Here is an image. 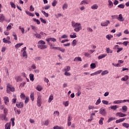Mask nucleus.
<instances>
[{"label": "nucleus", "mask_w": 129, "mask_h": 129, "mask_svg": "<svg viewBox=\"0 0 129 129\" xmlns=\"http://www.w3.org/2000/svg\"><path fill=\"white\" fill-rule=\"evenodd\" d=\"M72 27L75 28L74 31L77 32H79L82 30L81 24H80V23H76V22H74V21L72 22Z\"/></svg>", "instance_id": "1"}, {"label": "nucleus", "mask_w": 129, "mask_h": 129, "mask_svg": "<svg viewBox=\"0 0 129 129\" xmlns=\"http://www.w3.org/2000/svg\"><path fill=\"white\" fill-rule=\"evenodd\" d=\"M116 116H119L120 117H122V118H119V119H117L115 121L116 123H118L119 122H122L125 119H126L125 117H123L124 116H126L127 114L126 113H122V112H117L116 113Z\"/></svg>", "instance_id": "2"}, {"label": "nucleus", "mask_w": 129, "mask_h": 129, "mask_svg": "<svg viewBox=\"0 0 129 129\" xmlns=\"http://www.w3.org/2000/svg\"><path fill=\"white\" fill-rule=\"evenodd\" d=\"M46 43L44 41L40 40L38 42L37 47L41 50H44L47 48V46L45 45Z\"/></svg>", "instance_id": "3"}, {"label": "nucleus", "mask_w": 129, "mask_h": 129, "mask_svg": "<svg viewBox=\"0 0 129 129\" xmlns=\"http://www.w3.org/2000/svg\"><path fill=\"white\" fill-rule=\"evenodd\" d=\"M46 41L48 42V45L50 46V49H53V47L52 44V43H50V41L53 42H56V39H55L54 38H47L46 39Z\"/></svg>", "instance_id": "4"}, {"label": "nucleus", "mask_w": 129, "mask_h": 129, "mask_svg": "<svg viewBox=\"0 0 129 129\" xmlns=\"http://www.w3.org/2000/svg\"><path fill=\"white\" fill-rule=\"evenodd\" d=\"M15 90V87L12 85H7V92L9 93L11 91L14 92Z\"/></svg>", "instance_id": "5"}, {"label": "nucleus", "mask_w": 129, "mask_h": 129, "mask_svg": "<svg viewBox=\"0 0 129 129\" xmlns=\"http://www.w3.org/2000/svg\"><path fill=\"white\" fill-rule=\"evenodd\" d=\"M99 113H100V114H102V115H103V116H105L107 114L106 108H103V107L100 108Z\"/></svg>", "instance_id": "6"}, {"label": "nucleus", "mask_w": 129, "mask_h": 129, "mask_svg": "<svg viewBox=\"0 0 129 129\" xmlns=\"http://www.w3.org/2000/svg\"><path fill=\"white\" fill-rule=\"evenodd\" d=\"M37 104L38 106H41L42 104V96L41 95H38L37 100Z\"/></svg>", "instance_id": "7"}, {"label": "nucleus", "mask_w": 129, "mask_h": 129, "mask_svg": "<svg viewBox=\"0 0 129 129\" xmlns=\"http://www.w3.org/2000/svg\"><path fill=\"white\" fill-rule=\"evenodd\" d=\"M126 101L129 102V99H124L123 100H114V101H113V103L119 104L122 103V102H126Z\"/></svg>", "instance_id": "8"}, {"label": "nucleus", "mask_w": 129, "mask_h": 129, "mask_svg": "<svg viewBox=\"0 0 129 129\" xmlns=\"http://www.w3.org/2000/svg\"><path fill=\"white\" fill-rule=\"evenodd\" d=\"M3 99L5 102V104H6V105H8V103L10 102L9 98L8 96H4L3 97Z\"/></svg>", "instance_id": "9"}, {"label": "nucleus", "mask_w": 129, "mask_h": 129, "mask_svg": "<svg viewBox=\"0 0 129 129\" xmlns=\"http://www.w3.org/2000/svg\"><path fill=\"white\" fill-rule=\"evenodd\" d=\"M53 49L54 50H58L59 51H60V52H62V53H64L66 51V49H62L60 47H53Z\"/></svg>", "instance_id": "10"}, {"label": "nucleus", "mask_w": 129, "mask_h": 129, "mask_svg": "<svg viewBox=\"0 0 129 129\" xmlns=\"http://www.w3.org/2000/svg\"><path fill=\"white\" fill-rule=\"evenodd\" d=\"M109 24H110V21H106V22H104V23H101V26L102 27H107Z\"/></svg>", "instance_id": "11"}, {"label": "nucleus", "mask_w": 129, "mask_h": 129, "mask_svg": "<svg viewBox=\"0 0 129 129\" xmlns=\"http://www.w3.org/2000/svg\"><path fill=\"white\" fill-rule=\"evenodd\" d=\"M117 20L119 22H124L125 19L123 17H122V15L120 14L118 15V17H117Z\"/></svg>", "instance_id": "12"}, {"label": "nucleus", "mask_w": 129, "mask_h": 129, "mask_svg": "<svg viewBox=\"0 0 129 129\" xmlns=\"http://www.w3.org/2000/svg\"><path fill=\"white\" fill-rule=\"evenodd\" d=\"M102 72V70H98V71H96V72H94V73H91L90 74L91 76H94L95 75H97L98 74H100Z\"/></svg>", "instance_id": "13"}, {"label": "nucleus", "mask_w": 129, "mask_h": 129, "mask_svg": "<svg viewBox=\"0 0 129 129\" xmlns=\"http://www.w3.org/2000/svg\"><path fill=\"white\" fill-rule=\"evenodd\" d=\"M108 8L109 9H111V8H112V7H113V3L112 2V1H111V0H108Z\"/></svg>", "instance_id": "14"}, {"label": "nucleus", "mask_w": 129, "mask_h": 129, "mask_svg": "<svg viewBox=\"0 0 129 129\" xmlns=\"http://www.w3.org/2000/svg\"><path fill=\"white\" fill-rule=\"evenodd\" d=\"M16 106L19 108H22L24 106L23 102H19L18 103H16Z\"/></svg>", "instance_id": "15"}, {"label": "nucleus", "mask_w": 129, "mask_h": 129, "mask_svg": "<svg viewBox=\"0 0 129 129\" xmlns=\"http://www.w3.org/2000/svg\"><path fill=\"white\" fill-rule=\"evenodd\" d=\"M107 56V54H102V55H100L98 56V60H100L101 59H103V58H105Z\"/></svg>", "instance_id": "16"}, {"label": "nucleus", "mask_w": 129, "mask_h": 129, "mask_svg": "<svg viewBox=\"0 0 129 129\" xmlns=\"http://www.w3.org/2000/svg\"><path fill=\"white\" fill-rule=\"evenodd\" d=\"M5 20V17L3 14H0V22L1 23H3L4 21Z\"/></svg>", "instance_id": "17"}, {"label": "nucleus", "mask_w": 129, "mask_h": 129, "mask_svg": "<svg viewBox=\"0 0 129 129\" xmlns=\"http://www.w3.org/2000/svg\"><path fill=\"white\" fill-rule=\"evenodd\" d=\"M15 80H16L17 82L22 81V77H21V76H16Z\"/></svg>", "instance_id": "18"}, {"label": "nucleus", "mask_w": 129, "mask_h": 129, "mask_svg": "<svg viewBox=\"0 0 129 129\" xmlns=\"http://www.w3.org/2000/svg\"><path fill=\"white\" fill-rule=\"evenodd\" d=\"M92 10H98V5L97 4H93L92 6H91Z\"/></svg>", "instance_id": "19"}, {"label": "nucleus", "mask_w": 129, "mask_h": 129, "mask_svg": "<svg viewBox=\"0 0 129 129\" xmlns=\"http://www.w3.org/2000/svg\"><path fill=\"white\" fill-rule=\"evenodd\" d=\"M115 48H117V53H119L120 51L123 50V48H119L118 44L116 45V46H115Z\"/></svg>", "instance_id": "20"}, {"label": "nucleus", "mask_w": 129, "mask_h": 129, "mask_svg": "<svg viewBox=\"0 0 129 129\" xmlns=\"http://www.w3.org/2000/svg\"><path fill=\"white\" fill-rule=\"evenodd\" d=\"M3 43H5V44H11V41H8L7 39H6V38H4L3 39Z\"/></svg>", "instance_id": "21"}, {"label": "nucleus", "mask_w": 129, "mask_h": 129, "mask_svg": "<svg viewBox=\"0 0 129 129\" xmlns=\"http://www.w3.org/2000/svg\"><path fill=\"white\" fill-rule=\"evenodd\" d=\"M68 8V4L67 3V2H64V4L62 5V9L63 10H67Z\"/></svg>", "instance_id": "22"}, {"label": "nucleus", "mask_w": 129, "mask_h": 129, "mask_svg": "<svg viewBox=\"0 0 129 129\" xmlns=\"http://www.w3.org/2000/svg\"><path fill=\"white\" fill-rule=\"evenodd\" d=\"M11 124L9 122H8L5 124V128L6 129H11Z\"/></svg>", "instance_id": "23"}, {"label": "nucleus", "mask_w": 129, "mask_h": 129, "mask_svg": "<svg viewBox=\"0 0 129 129\" xmlns=\"http://www.w3.org/2000/svg\"><path fill=\"white\" fill-rule=\"evenodd\" d=\"M74 61L75 62L77 61H82V59L81 57H76L75 58V59H74Z\"/></svg>", "instance_id": "24"}, {"label": "nucleus", "mask_w": 129, "mask_h": 129, "mask_svg": "<svg viewBox=\"0 0 129 129\" xmlns=\"http://www.w3.org/2000/svg\"><path fill=\"white\" fill-rule=\"evenodd\" d=\"M128 78H129L128 76L127 75H125L124 76V77H122L121 78V81H127V80H128Z\"/></svg>", "instance_id": "25"}, {"label": "nucleus", "mask_w": 129, "mask_h": 129, "mask_svg": "<svg viewBox=\"0 0 129 129\" xmlns=\"http://www.w3.org/2000/svg\"><path fill=\"white\" fill-rule=\"evenodd\" d=\"M30 98L32 101H34V92H31L30 94Z\"/></svg>", "instance_id": "26"}, {"label": "nucleus", "mask_w": 129, "mask_h": 129, "mask_svg": "<svg viewBox=\"0 0 129 129\" xmlns=\"http://www.w3.org/2000/svg\"><path fill=\"white\" fill-rule=\"evenodd\" d=\"M122 109L123 110V112H125L127 110V106H126V105H123L122 107Z\"/></svg>", "instance_id": "27"}, {"label": "nucleus", "mask_w": 129, "mask_h": 129, "mask_svg": "<svg viewBox=\"0 0 129 129\" xmlns=\"http://www.w3.org/2000/svg\"><path fill=\"white\" fill-rule=\"evenodd\" d=\"M70 70H71L70 66H67L66 68L62 70V71L68 72V71H70Z\"/></svg>", "instance_id": "28"}, {"label": "nucleus", "mask_w": 129, "mask_h": 129, "mask_svg": "<svg viewBox=\"0 0 129 129\" xmlns=\"http://www.w3.org/2000/svg\"><path fill=\"white\" fill-rule=\"evenodd\" d=\"M84 4H85V5H88L87 0H82V1H81L80 3L81 6H82V5H84Z\"/></svg>", "instance_id": "29"}, {"label": "nucleus", "mask_w": 129, "mask_h": 129, "mask_svg": "<svg viewBox=\"0 0 129 129\" xmlns=\"http://www.w3.org/2000/svg\"><path fill=\"white\" fill-rule=\"evenodd\" d=\"M0 118L2 120H4L6 118V115L5 114H0Z\"/></svg>", "instance_id": "30"}, {"label": "nucleus", "mask_w": 129, "mask_h": 129, "mask_svg": "<svg viewBox=\"0 0 129 129\" xmlns=\"http://www.w3.org/2000/svg\"><path fill=\"white\" fill-rule=\"evenodd\" d=\"M23 45H24L23 43L16 44V45H15V48H16V49H18V48H20V47H21V46H23Z\"/></svg>", "instance_id": "31"}, {"label": "nucleus", "mask_w": 129, "mask_h": 129, "mask_svg": "<svg viewBox=\"0 0 129 129\" xmlns=\"http://www.w3.org/2000/svg\"><path fill=\"white\" fill-rule=\"evenodd\" d=\"M36 89L38 90V91H41L42 90V87L41 85H37V87H36Z\"/></svg>", "instance_id": "32"}, {"label": "nucleus", "mask_w": 129, "mask_h": 129, "mask_svg": "<svg viewBox=\"0 0 129 129\" xmlns=\"http://www.w3.org/2000/svg\"><path fill=\"white\" fill-rule=\"evenodd\" d=\"M122 125L126 128H128L129 127V123H127V122H123L122 123Z\"/></svg>", "instance_id": "33"}, {"label": "nucleus", "mask_w": 129, "mask_h": 129, "mask_svg": "<svg viewBox=\"0 0 129 129\" xmlns=\"http://www.w3.org/2000/svg\"><path fill=\"white\" fill-rule=\"evenodd\" d=\"M104 119V117H100L99 123L100 124H103V120Z\"/></svg>", "instance_id": "34"}, {"label": "nucleus", "mask_w": 129, "mask_h": 129, "mask_svg": "<svg viewBox=\"0 0 129 129\" xmlns=\"http://www.w3.org/2000/svg\"><path fill=\"white\" fill-rule=\"evenodd\" d=\"M41 13L42 14H43L44 16L46 17V18H48L49 17L48 14L46 13V12H44V10H41Z\"/></svg>", "instance_id": "35"}, {"label": "nucleus", "mask_w": 129, "mask_h": 129, "mask_svg": "<svg viewBox=\"0 0 129 129\" xmlns=\"http://www.w3.org/2000/svg\"><path fill=\"white\" fill-rule=\"evenodd\" d=\"M30 79L31 81H34V74H30L29 75Z\"/></svg>", "instance_id": "36"}, {"label": "nucleus", "mask_w": 129, "mask_h": 129, "mask_svg": "<svg viewBox=\"0 0 129 129\" xmlns=\"http://www.w3.org/2000/svg\"><path fill=\"white\" fill-rule=\"evenodd\" d=\"M22 55H23V57H25V58H26V59H27V58H28V55L26 52V50H25L23 52Z\"/></svg>", "instance_id": "37"}, {"label": "nucleus", "mask_w": 129, "mask_h": 129, "mask_svg": "<svg viewBox=\"0 0 129 129\" xmlns=\"http://www.w3.org/2000/svg\"><path fill=\"white\" fill-rule=\"evenodd\" d=\"M10 5L13 9H16V4L13 1H11Z\"/></svg>", "instance_id": "38"}, {"label": "nucleus", "mask_w": 129, "mask_h": 129, "mask_svg": "<svg viewBox=\"0 0 129 129\" xmlns=\"http://www.w3.org/2000/svg\"><path fill=\"white\" fill-rule=\"evenodd\" d=\"M114 119H116V117H110L108 120H107V122H110V121H112V120H114Z\"/></svg>", "instance_id": "39"}, {"label": "nucleus", "mask_w": 129, "mask_h": 129, "mask_svg": "<svg viewBox=\"0 0 129 129\" xmlns=\"http://www.w3.org/2000/svg\"><path fill=\"white\" fill-rule=\"evenodd\" d=\"M57 4V0H53V2L52 3V7H56Z\"/></svg>", "instance_id": "40"}, {"label": "nucleus", "mask_w": 129, "mask_h": 129, "mask_svg": "<svg viewBox=\"0 0 129 129\" xmlns=\"http://www.w3.org/2000/svg\"><path fill=\"white\" fill-rule=\"evenodd\" d=\"M109 72L107 70H105L104 71H103V72H102L101 73V75L102 76L106 75V74H108Z\"/></svg>", "instance_id": "41"}, {"label": "nucleus", "mask_w": 129, "mask_h": 129, "mask_svg": "<svg viewBox=\"0 0 129 129\" xmlns=\"http://www.w3.org/2000/svg\"><path fill=\"white\" fill-rule=\"evenodd\" d=\"M26 14L29 16L30 17H34V14H32L31 13H30V12H26Z\"/></svg>", "instance_id": "42"}, {"label": "nucleus", "mask_w": 129, "mask_h": 129, "mask_svg": "<svg viewBox=\"0 0 129 129\" xmlns=\"http://www.w3.org/2000/svg\"><path fill=\"white\" fill-rule=\"evenodd\" d=\"M53 96L52 95V94H51V95H50L49 97L48 102H51L52 100H53Z\"/></svg>", "instance_id": "43"}, {"label": "nucleus", "mask_w": 129, "mask_h": 129, "mask_svg": "<svg viewBox=\"0 0 129 129\" xmlns=\"http://www.w3.org/2000/svg\"><path fill=\"white\" fill-rule=\"evenodd\" d=\"M106 51L107 53H112V50L110 49V48H106Z\"/></svg>", "instance_id": "44"}, {"label": "nucleus", "mask_w": 129, "mask_h": 129, "mask_svg": "<svg viewBox=\"0 0 129 129\" xmlns=\"http://www.w3.org/2000/svg\"><path fill=\"white\" fill-rule=\"evenodd\" d=\"M19 30H21L22 34H25V28H21V26L19 27Z\"/></svg>", "instance_id": "45"}, {"label": "nucleus", "mask_w": 129, "mask_h": 129, "mask_svg": "<svg viewBox=\"0 0 129 129\" xmlns=\"http://www.w3.org/2000/svg\"><path fill=\"white\" fill-rule=\"evenodd\" d=\"M54 129H63V126H58V125H55L53 127Z\"/></svg>", "instance_id": "46"}, {"label": "nucleus", "mask_w": 129, "mask_h": 129, "mask_svg": "<svg viewBox=\"0 0 129 129\" xmlns=\"http://www.w3.org/2000/svg\"><path fill=\"white\" fill-rule=\"evenodd\" d=\"M113 36L112 35H107L106 36V39H108V40H110L111 38H113Z\"/></svg>", "instance_id": "47"}, {"label": "nucleus", "mask_w": 129, "mask_h": 129, "mask_svg": "<svg viewBox=\"0 0 129 129\" xmlns=\"http://www.w3.org/2000/svg\"><path fill=\"white\" fill-rule=\"evenodd\" d=\"M90 66H91V68H92V69H94L96 67V65L95 63H92Z\"/></svg>", "instance_id": "48"}, {"label": "nucleus", "mask_w": 129, "mask_h": 129, "mask_svg": "<svg viewBox=\"0 0 129 129\" xmlns=\"http://www.w3.org/2000/svg\"><path fill=\"white\" fill-rule=\"evenodd\" d=\"M100 102H101V99H100V97H99V99H97V101H96L95 104H96V105H98V104H99L100 103Z\"/></svg>", "instance_id": "49"}, {"label": "nucleus", "mask_w": 129, "mask_h": 129, "mask_svg": "<svg viewBox=\"0 0 129 129\" xmlns=\"http://www.w3.org/2000/svg\"><path fill=\"white\" fill-rule=\"evenodd\" d=\"M34 36H36V38H38V39H41V36L40 35V34H35Z\"/></svg>", "instance_id": "50"}, {"label": "nucleus", "mask_w": 129, "mask_h": 129, "mask_svg": "<svg viewBox=\"0 0 129 129\" xmlns=\"http://www.w3.org/2000/svg\"><path fill=\"white\" fill-rule=\"evenodd\" d=\"M70 38H77V36L76 33H74L73 35H70Z\"/></svg>", "instance_id": "51"}, {"label": "nucleus", "mask_w": 129, "mask_h": 129, "mask_svg": "<svg viewBox=\"0 0 129 129\" xmlns=\"http://www.w3.org/2000/svg\"><path fill=\"white\" fill-rule=\"evenodd\" d=\"M50 122L49 119H46V120L45 121V122L44 123V124L45 125H48Z\"/></svg>", "instance_id": "52"}, {"label": "nucleus", "mask_w": 129, "mask_h": 129, "mask_svg": "<svg viewBox=\"0 0 129 129\" xmlns=\"http://www.w3.org/2000/svg\"><path fill=\"white\" fill-rule=\"evenodd\" d=\"M118 8H119V9H124V4H119Z\"/></svg>", "instance_id": "53"}, {"label": "nucleus", "mask_w": 129, "mask_h": 129, "mask_svg": "<svg viewBox=\"0 0 129 129\" xmlns=\"http://www.w3.org/2000/svg\"><path fill=\"white\" fill-rule=\"evenodd\" d=\"M87 30L88 31V32H91V33H92L93 32V29H92L91 28H90V27H88L87 28Z\"/></svg>", "instance_id": "54"}, {"label": "nucleus", "mask_w": 129, "mask_h": 129, "mask_svg": "<svg viewBox=\"0 0 129 129\" xmlns=\"http://www.w3.org/2000/svg\"><path fill=\"white\" fill-rule=\"evenodd\" d=\"M20 97L22 99H25V98L26 97V95H25L24 93H21L20 95Z\"/></svg>", "instance_id": "55"}, {"label": "nucleus", "mask_w": 129, "mask_h": 129, "mask_svg": "<svg viewBox=\"0 0 129 129\" xmlns=\"http://www.w3.org/2000/svg\"><path fill=\"white\" fill-rule=\"evenodd\" d=\"M13 37H14V39L17 40H18V37L17 36V34H16V33H13Z\"/></svg>", "instance_id": "56"}, {"label": "nucleus", "mask_w": 129, "mask_h": 129, "mask_svg": "<svg viewBox=\"0 0 129 129\" xmlns=\"http://www.w3.org/2000/svg\"><path fill=\"white\" fill-rule=\"evenodd\" d=\"M33 21L36 22L37 25H40V21H39V20H36V19H33Z\"/></svg>", "instance_id": "57"}, {"label": "nucleus", "mask_w": 129, "mask_h": 129, "mask_svg": "<svg viewBox=\"0 0 129 129\" xmlns=\"http://www.w3.org/2000/svg\"><path fill=\"white\" fill-rule=\"evenodd\" d=\"M72 44L73 46H76L77 45V40H73Z\"/></svg>", "instance_id": "58"}, {"label": "nucleus", "mask_w": 129, "mask_h": 129, "mask_svg": "<svg viewBox=\"0 0 129 129\" xmlns=\"http://www.w3.org/2000/svg\"><path fill=\"white\" fill-rule=\"evenodd\" d=\"M117 107H118V106H117V105H112L111 106V109H114V110L116 109V108H117Z\"/></svg>", "instance_id": "59"}, {"label": "nucleus", "mask_w": 129, "mask_h": 129, "mask_svg": "<svg viewBox=\"0 0 129 129\" xmlns=\"http://www.w3.org/2000/svg\"><path fill=\"white\" fill-rule=\"evenodd\" d=\"M102 102L104 104H106V105L109 104V101H108L107 100H102Z\"/></svg>", "instance_id": "60"}, {"label": "nucleus", "mask_w": 129, "mask_h": 129, "mask_svg": "<svg viewBox=\"0 0 129 129\" xmlns=\"http://www.w3.org/2000/svg\"><path fill=\"white\" fill-rule=\"evenodd\" d=\"M64 75H66V76H71V74L68 71L64 72Z\"/></svg>", "instance_id": "61"}, {"label": "nucleus", "mask_w": 129, "mask_h": 129, "mask_svg": "<svg viewBox=\"0 0 129 129\" xmlns=\"http://www.w3.org/2000/svg\"><path fill=\"white\" fill-rule=\"evenodd\" d=\"M95 108V106L94 105H89L88 109H94Z\"/></svg>", "instance_id": "62"}, {"label": "nucleus", "mask_w": 129, "mask_h": 129, "mask_svg": "<svg viewBox=\"0 0 129 129\" xmlns=\"http://www.w3.org/2000/svg\"><path fill=\"white\" fill-rule=\"evenodd\" d=\"M4 107H5L4 104H2V103H1L0 104V109L3 110L4 109Z\"/></svg>", "instance_id": "63"}, {"label": "nucleus", "mask_w": 129, "mask_h": 129, "mask_svg": "<svg viewBox=\"0 0 129 129\" xmlns=\"http://www.w3.org/2000/svg\"><path fill=\"white\" fill-rule=\"evenodd\" d=\"M16 102H17V98L15 97L14 98H13V99H12V103H16Z\"/></svg>", "instance_id": "64"}]
</instances>
